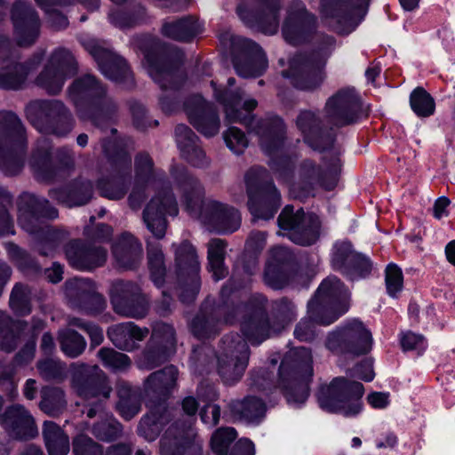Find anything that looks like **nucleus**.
<instances>
[{
    "instance_id": "42",
    "label": "nucleus",
    "mask_w": 455,
    "mask_h": 455,
    "mask_svg": "<svg viewBox=\"0 0 455 455\" xmlns=\"http://www.w3.org/2000/svg\"><path fill=\"white\" fill-rule=\"evenodd\" d=\"M73 452L75 455H100L101 446L85 435H77L73 441ZM131 447L127 444L111 446L105 455H130Z\"/></svg>"
},
{
    "instance_id": "59",
    "label": "nucleus",
    "mask_w": 455,
    "mask_h": 455,
    "mask_svg": "<svg viewBox=\"0 0 455 455\" xmlns=\"http://www.w3.org/2000/svg\"><path fill=\"white\" fill-rule=\"evenodd\" d=\"M264 280L268 286L275 290L283 288L289 283L287 273L279 265L275 264H267Z\"/></svg>"
},
{
    "instance_id": "20",
    "label": "nucleus",
    "mask_w": 455,
    "mask_h": 455,
    "mask_svg": "<svg viewBox=\"0 0 455 455\" xmlns=\"http://www.w3.org/2000/svg\"><path fill=\"white\" fill-rule=\"evenodd\" d=\"M12 20L18 44H32L39 36L40 20L30 4L25 0L15 2L12 10Z\"/></svg>"
},
{
    "instance_id": "6",
    "label": "nucleus",
    "mask_w": 455,
    "mask_h": 455,
    "mask_svg": "<svg viewBox=\"0 0 455 455\" xmlns=\"http://www.w3.org/2000/svg\"><path fill=\"white\" fill-rule=\"evenodd\" d=\"M335 47L332 36H326L325 44L312 52L309 56L298 54L289 64V68L283 72V76L289 78L292 85L302 91H313L318 88L323 79V68L326 60Z\"/></svg>"
},
{
    "instance_id": "9",
    "label": "nucleus",
    "mask_w": 455,
    "mask_h": 455,
    "mask_svg": "<svg viewBox=\"0 0 455 455\" xmlns=\"http://www.w3.org/2000/svg\"><path fill=\"white\" fill-rule=\"evenodd\" d=\"M72 371L71 387L76 394L84 400H97L87 411V417L93 418L101 412V403L109 397L112 388L97 365L73 363Z\"/></svg>"
},
{
    "instance_id": "28",
    "label": "nucleus",
    "mask_w": 455,
    "mask_h": 455,
    "mask_svg": "<svg viewBox=\"0 0 455 455\" xmlns=\"http://www.w3.org/2000/svg\"><path fill=\"white\" fill-rule=\"evenodd\" d=\"M1 424L10 436L16 439H27L38 433L35 419L22 405L9 407L1 418Z\"/></svg>"
},
{
    "instance_id": "18",
    "label": "nucleus",
    "mask_w": 455,
    "mask_h": 455,
    "mask_svg": "<svg viewBox=\"0 0 455 455\" xmlns=\"http://www.w3.org/2000/svg\"><path fill=\"white\" fill-rule=\"evenodd\" d=\"M331 264L333 268L341 272L351 280L369 275L372 264L365 256L352 250L349 243H337L332 251Z\"/></svg>"
},
{
    "instance_id": "45",
    "label": "nucleus",
    "mask_w": 455,
    "mask_h": 455,
    "mask_svg": "<svg viewBox=\"0 0 455 455\" xmlns=\"http://www.w3.org/2000/svg\"><path fill=\"white\" fill-rule=\"evenodd\" d=\"M226 246V243L221 239H212L208 243L209 270L215 281L223 279L228 274L224 265Z\"/></svg>"
},
{
    "instance_id": "48",
    "label": "nucleus",
    "mask_w": 455,
    "mask_h": 455,
    "mask_svg": "<svg viewBox=\"0 0 455 455\" xmlns=\"http://www.w3.org/2000/svg\"><path fill=\"white\" fill-rule=\"evenodd\" d=\"M232 410L241 418L253 422L263 416L265 405L260 399L250 396L243 401L235 402L232 405Z\"/></svg>"
},
{
    "instance_id": "47",
    "label": "nucleus",
    "mask_w": 455,
    "mask_h": 455,
    "mask_svg": "<svg viewBox=\"0 0 455 455\" xmlns=\"http://www.w3.org/2000/svg\"><path fill=\"white\" fill-rule=\"evenodd\" d=\"M64 392L58 387H44L42 390L41 410L49 416L59 415L66 406Z\"/></svg>"
},
{
    "instance_id": "3",
    "label": "nucleus",
    "mask_w": 455,
    "mask_h": 455,
    "mask_svg": "<svg viewBox=\"0 0 455 455\" xmlns=\"http://www.w3.org/2000/svg\"><path fill=\"white\" fill-rule=\"evenodd\" d=\"M179 188L188 212L199 219L210 230L226 234L239 228L241 216L238 211L215 200L204 201V190L197 180L184 174Z\"/></svg>"
},
{
    "instance_id": "16",
    "label": "nucleus",
    "mask_w": 455,
    "mask_h": 455,
    "mask_svg": "<svg viewBox=\"0 0 455 455\" xmlns=\"http://www.w3.org/2000/svg\"><path fill=\"white\" fill-rule=\"evenodd\" d=\"M370 0H323L322 18L326 24L339 33L350 32L355 27V19Z\"/></svg>"
},
{
    "instance_id": "64",
    "label": "nucleus",
    "mask_w": 455,
    "mask_h": 455,
    "mask_svg": "<svg viewBox=\"0 0 455 455\" xmlns=\"http://www.w3.org/2000/svg\"><path fill=\"white\" fill-rule=\"evenodd\" d=\"M69 326H76L84 331H85L92 340V345L99 346L103 340V332L102 330L92 323H86L79 318H70L68 320Z\"/></svg>"
},
{
    "instance_id": "49",
    "label": "nucleus",
    "mask_w": 455,
    "mask_h": 455,
    "mask_svg": "<svg viewBox=\"0 0 455 455\" xmlns=\"http://www.w3.org/2000/svg\"><path fill=\"white\" fill-rule=\"evenodd\" d=\"M412 111L419 117H427L434 114L435 103L433 97L423 88L418 87L410 96Z\"/></svg>"
},
{
    "instance_id": "57",
    "label": "nucleus",
    "mask_w": 455,
    "mask_h": 455,
    "mask_svg": "<svg viewBox=\"0 0 455 455\" xmlns=\"http://www.w3.org/2000/svg\"><path fill=\"white\" fill-rule=\"evenodd\" d=\"M236 432L233 427L218 429L212 437V449L218 455L227 453L230 443L235 439Z\"/></svg>"
},
{
    "instance_id": "12",
    "label": "nucleus",
    "mask_w": 455,
    "mask_h": 455,
    "mask_svg": "<svg viewBox=\"0 0 455 455\" xmlns=\"http://www.w3.org/2000/svg\"><path fill=\"white\" fill-rule=\"evenodd\" d=\"M278 226L279 235L300 245H310L318 236V218L306 214L301 208L295 212L292 206H285L278 217Z\"/></svg>"
},
{
    "instance_id": "36",
    "label": "nucleus",
    "mask_w": 455,
    "mask_h": 455,
    "mask_svg": "<svg viewBox=\"0 0 455 455\" xmlns=\"http://www.w3.org/2000/svg\"><path fill=\"white\" fill-rule=\"evenodd\" d=\"M68 291L72 294L76 292L77 295L83 297L92 306L84 307V311L91 315H96L103 311L106 307V300L104 297L96 291V284L84 278H74L67 283Z\"/></svg>"
},
{
    "instance_id": "30",
    "label": "nucleus",
    "mask_w": 455,
    "mask_h": 455,
    "mask_svg": "<svg viewBox=\"0 0 455 455\" xmlns=\"http://www.w3.org/2000/svg\"><path fill=\"white\" fill-rule=\"evenodd\" d=\"M149 76L163 89H177L183 81L182 72L162 59L154 58L150 53L145 55L144 63Z\"/></svg>"
},
{
    "instance_id": "25",
    "label": "nucleus",
    "mask_w": 455,
    "mask_h": 455,
    "mask_svg": "<svg viewBox=\"0 0 455 455\" xmlns=\"http://www.w3.org/2000/svg\"><path fill=\"white\" fill-rule=\"evenodd\" d=\"M172 247L174 251L175 272L179 277L191 280L193 288L189 299H194L199 290L200 262L196 250L188 241L172 243Z\"/></svg>"
},
{
    "instance_id": "37",
    "label": "nucleus",
    "mask_w": 455,
    "mask_h": 455,
    "mask_svg": "<svg viewBox=\"0 0 455 455\" xmlns=\"http://www.w3.org/2000/svg\"><path fill=\"white\" fill-rule=\"evenodd\" d=\"M69 97L78 107L79 101L97 102L105 95V89L92 76L76 79L69 88Z\"/></svg>"
},
{
    "instance_id": "14",
    "label": "nucleus",
    "mask_w": 455,
    "mask_h": 455,
    "mask_svg": "<svg viewBox=\"0 0 455 455\" xmlns=\"http://www.w3.org/2000/svg\"><path fill=\"white\" fill-rule=\"evenodd\" d=\"M76 69L75 58L68 50L55 49L37 76L36 84L49 93H58L65 81L76 73Z\"/></svg>"
},
{
    "instance_id": "29",
    "label": "nucleus",
    "mask_w": 455,
    "mask_h": 455,
    "mask_svg": "<svg viewBox=\"0 0 455 455\" xmlns=\"http://www.w3.org/2000/svg\"><path fill=\"white\" fill-rule=\"evenodd\" d=\"M194 430L189 427L174 435V430L169 429L161 439V455H202V442L192 441Z\"/></svg>"
},
{
    "instance_id": "41",
    "label": "nucleus",
    "mask_w": 455,
    "mask_h": 455,
    "mask_svg": "<svg viewBox=\"0 0 455 455\" xmlns=\"http://www.w3.org/2000/svg\"><path fill=\"white\" fill-rule=\"evenodd\" d=\"M178 371L172 365L165 367L163 371H156L145 381V392L165 395L175 386Z\"/></svg>"
},
{
    "instance_id": "22",
    "label": "nucleus",
    "mask_w": 455,
    "mask_h": 455,
    "mask_svg": "<svg viewBox=\"0 0 455 455\" xmlns=\"http://www.w3.org/2000/svg\"><path fill=\"white\" fill-rule=\"evenodd\" d=\"M69 264L78 270H92L101 267L107 260V251L95 243L74 240L65 248Z\"/></svg>"
},
{
    "instance_id": "60",
    "label": "nucleus",
    "mask_w": 455,
    "mask_h": 455,
    "mask_svg": "<svg viewBox=\"0 0 455 455\" xmlns=\"http://www.w3.org/2000/svg\"><path fill=\"white\" fill-rule=\"evenodd\" d=\"M223 136L228 148L236 155L242 154L248 146L247 138L238 128H228Z\"/></svg>"
},
{
    "instance_id": "21",
    "label": "nucleus",
    "mask_w": 455,
    "mask_h": 455,
    "mask_svg": "<svg viewBox=\"0 0 455 455\" xmlns=\"http://www.w3.org/2000/svg\"><path fill=\"white\" fill-rule=\"evenodd\" d=\"M315 26V16L306 11L300 1H294L287 11V16L283 22V38L289 44H299L307 38Z\"/></svg>"
},
{
    "instance_id": "43",
    "label": "nucleus",
    "mask_w": 455,
    "mask_h": 455,
    "mask_svg": "<svg viewBox=\"0 0 455 455\" xmlns=\"http://www.w3.org/2000/svg\"><path fill=\"white\" fill-rule=\"evenodd\" d=\"M243 43L254 54L252 60L244 63H235L236 73L243 77H255L260 76L267 67V60L262 49L255 43L243 39Z\"/></svg>"
},
{
    "instance_id": "31",
    "label": "nucleus",
    "mask_w": 455,
    "mask_h": 455,
    "mask_svg": "<svg viewBox=\"0 0 455 455\" xmlns=\"http://www.w3.org/2000/svg\"><path fill=\"white\" fill-rule=\"evenodd\" d=\"M0 131L4 136V147L0 149V158L11 156L10 150L23 148L26 142L25 131L15 114L0 113Z\"/></svg>"
},
{
    "instance_id": "63",
    "label": "nucleus",
    "mask_w": 455,
    "mask_h": 455,
    "mask_svg": "<svg viewBox=\"0 0 455 455\" xmlns=\"http://www.w3.org/2000/svg\"><path fill=\"white\" fill-rule=\"evenodd\" d=\"M400 341L403 349L405 351L416 350L419 354H421L427 347L424 337L411 331L402 333Z\"/></svg>"
},
{
    "instance_id": "26",
    "label": "nucleus",
    "mask_w": 455,
    "mask_h": 455,
    "mask_svg": "<svg viewBox=\"0 0 455 455\" xmlns=\"http://www.w3.org/2000/svg\"><path fill=\"white\" fill-rule=\"evenodd\" d=\"M190 124L203 135L214 136L220 130V120L212 106L202 97L195 96L186 104Z\"/></svg>"
},
{
    "instance_id": "52",
    "label": "nucleus",
    "mask_w": 455,
    "mask_h": 455,
    "mask_svg": "<svg viewBox=\"0 0 455 455\" xmlns=\"http://www.w3.org/2000/svg\"><path fill=\"white\" fill-rule=\"evenodd\" d=\"M31 291L23 284H16L11 293L10 307L18 315H27L31 312Z\"/></svg>"
},
{
    "instance_id": "55",
    "label": "nucleus",
    "mask_w": 455,
    "mask_h": 455,
    "mask_svg": "<svg viewBox=\"0 0 455 455\" xmlns=\"http://www.w3.org/2000/svg\"><path fill=\"white\" fill-rule=\"evenodd\" d=\"M119 402L117 409L121 416L130 419L140 411V405L128 385H122L118 389Z\"/></svg>"
},
{
    "instance_id": "44",
    "label": "nucleus",
    "mask_w": 455,
    "mask_h": 455,
    "mask_svg": "<svg viewBox=\"0 0 455 455\" xmlns=\"http://www.w3.org/2000/svg\"><path fill=\"white\" fill-rule=\"evenodd\" d=\"M92 186L90 181L74 184L68 190L61 189L52 193V196L68 207L80 206L89 202Z\"/></svg>"
},
{
    "instance_id": "24",
    "label": "nucleus",
    "mask_w": 455,
    "mask_h": 455,
    "mask_svg": "<svg viewBox=\"0 0 455 455\" xmlns=\"http://www.w3.org/2000/svg\"><path fill=\"white\" fill-rule=\"evenodd\" d=\"M281 1L266 0L257 12L239 6L237 13L246 26L259 30L266 35H273L276 33L279 27Z\"/></svg>"
},
{
    "instance_id": "56",
    "label": "nucleus",
    "mask_w": 455,
    "mask_h": 455,
    "mask_svg": "<svg viewBox=\"0 0 455 455\" xmlns=\"http://www.w3.org/2000/svg\"><path fill=\"white\" fill-rule=\"evenodd\" d=\"M98 188L103 196L112 200L123 198L127 191L126 185L120 177L99 180Z\"/></svg>"
},
{
    "instance_id": "10",
    "label": "nucleus",
    "mask_w": 455,
    "mask_h": 455,
    "mask_svg": "<svg viewBox=\"0 0 455 455\" xmlns=\"http://www.w3.org/2000/svg\"><path fill=\"white\" fill-rule=\"evenodd\" d=\"M26 112L31 124L41 132L64 136L73 128L72 116L60 101H35L28 106Z\"/></svg>"
},
{
    "instance_id": "51",
    "label": "nucleus",
    "mask_w": 455,
    "mask_h": 455,
    "mask_svg": "<svg viewBox=\"0 0 455 455\" xmlns=\"http://www.w3.org/2000/svg\"><path fill=\"white\" fill-rule=\"evenodd\" d=\"M61 350L69 357L80 355L86 347L84 339L77 332L70 330L61 331L59 334Z\"/></svg>"
},
{
    "instance_id": "38",
    "label": "nucleus",
    "mask_w": 455,
    "mask_h": 455,
    "mask_svg": "<svg viewBox=\"0 0 455 455\" xmlns=\"http://www.w3.org/2000/svg\"><path fill=\"white\" fill-rule=\"evenodd\" d=\"M283 327V324L278 323L275 325L274 323L273 329H271L267 319L251 317L243 322L242 331L248 341L258 345L272 335L278 333Z\"/></svg>"
},
{
    "instance_id": "8",
    "label": "nucleus",
    "mask_w": 455,
    "mask_h": 455,
    "mask_svg": "<svg viewBox=\"0 0 455 455\" xmlns=\"http://www.w3.org/2000/svg\"><path fill=\"white\" fill-rule=\"evenodd\" d=\"M248 207L254 219L269 220L280 206L281 196L268 180L267 172L261 167L250 169L245 175Z\"/></svg>"
},
{
    "instance_id": "33",
    "label": "nucleus",
    "mask_w": 455,
    "mask_h": 455,
    "mask_svg": "<svg viewBox=\"0 0 455 455\" xmlns=\"http://www.w3.org/2000/svg\"><path fill=\"white\" fill-rule=\"evenodd\" d=\"M113 255L119 267L132 269L142 259V245L131 234L124 233L113 246Z\"/></svg>"
},
{
    "instance_id": "23",
    "label": "nucleus",
    "mask_w": 455,
    "mask_h": 455,
    "mask_svg": "<svg viewBox=\"0 0 455 455\" xmlns=\"http://www.w3.org/2000/svg\"><path fill=\"white\" fill-rule=\"evenodd\" d=\"M153 339L161 342L162 346L156 349H148L142 353L137 363L140 369H153L174 353L176 340L172 326L166 323H157L153 331Z\"/></svg>"
},
{
    "instance_id": "34",
    "label": "nucleus",
    "mask_w": 455,
    "mask_h": 455,
    "mask_svg": "<svg viewBox=\"0 0 455 455\" xmlns=\"http://www.w3.org/2000/svg\"><path fill=\"white\" fill-rule=\"evenodd\" d=\"M297 126L301 131L305 141L315 149L323 150L326 148V142H332V140L323 132L319 118L311 111H303L299 114Z\"/></svg>"
},
{
    "instance_id": "40",
    "label": "nucleus",
    "mask_w": 455,
    "mask_h": 455,
    "mask_svg": "<svg viewBox=\"0 0 455 455\" xmlns=\"http://www.w3.org/2000/svg\"><path fill=\"white\" fill-rule=\"evenodd\" d=\"M43 435L49 455H67L69 452V438L54 422L44 423Z\"/></svg>"
},
{
    "instance_id": "17",
    "label": "nucleus",
    "mask_w": 455,
    "mask_h": 455,
    "mask_svg": "<svg viewBox=\"0 0 455 455\" xmlns=\"http://www.w3.org/2000/svg\"><path fill=\"white\" fill-rule=\"evenodd\" d=\"M176 216L178 206L173 195L164 191L153 197L143 212V220L148 229L156 237L165 235L167 223L165 215Z\"/></svg>"
},
{
    "instance_id": "5",
    "label": "nucleus",
    "mask_w": 455,
    "mask_h": 455,
    "mask_svg": "<svg viewBox=\"0 0 455 455\" xmlns=\"http://www.w3.org/2000/svg\"><path fill=\"white\" fill-rule=\"evenodd\" d=\"M313 375L312 355L304 347L290 350L279 368L278 388L287 402L299 405L308 397V382Z\"/></svg>"
},
{
    "instance_id": "53",
    "label": "nucleus",
    "mask_w": 455,
    "mask_h": 455,
    "mask_svg": "<svg viewBox=\"0 0 455 455\" xmlns=\"http://www.w3.org/2000/svg\"><path fill=\"white\" fill-rule=\"evenodd\" d=\"M148 258L151 278L156 286H160L165 275L164 256L162 249L157 244L148 243Z\"/></svg>"
},
{
    "instance_id": "27",
    "label": "nucleus",
    "mask_w": 455,
    "mask_h": 455,
    "mask_svg": "<svg viewBox=\"0 0 455 455\" xmlns=\"http://www.w3.org/2000/svg\"><path fill=\"white\" fill-rule=\"evenodd\" d=\"M84 47L97 61L100 70L107 78L121 81L128 77L129 68L123 58L95 40L88 41Z\"/></svg>"
},
{
    "instance_id": "19",
    "label": "nucleus",
    "mask_w": 455,
    "mask_h": 455,
    "mask_svg": "<svg viewBox=\"0 0 455 455\" xmlns=\"http://www.w3.org/2000/svg\"><path fill=\"white\" fill-rule=\"evenodd\" d=\"M360 108V100L355 91L343 89L327 100L326 118L337 126L349 124L357 120Z\"/></svg>"
},
{
    "instance_id": "11",
    "label": "nucleus",
    "mask_w": 455,
    "mask_h": 455,
    "mask_svg": "<svg viewBox=\"0 0 455 455\" xmlns=\"http://www.w3.org/2000/svg\"><path fill=\"white\" fill-rule=\"evenodd\" d=\"M326 347L344 355H363L371 349L372 336L361 321L353 319L329 334Z\"/></svg>"
},
{
    "instance_id": "1",
    "label": "nucleus",
    "mask_w": 455,
    "mask_h": 455,
    "mask_svg": "<svg viewBox=\"0 0 455 455\" xmlns=\"http://www.w3.org/2000/svg\"><path fill=\"white\" fill-rule=\"evenodd\" d=\"M216 100L223 105L226 112V119L230 123L239 122L249 126L259 140L262 150L268 156H275L277 159L271 158L270 167L279 178L285 180L286 175L291 171L290 161L281 154V143L284 132V125L279 117H271L266 120L254 121L251 116V111L257 107L254 99L243 100V92L239 89L235 92H218L215 84Z\"/></svg>"
},
{
    "instance_id": "7",
    "label": "nucleus",
    "mask_w": 455,
    "mask_h": 455,
    "mask_svg": "<svg viewBox=\"0 0 455 455\" xmlns=\"http://www.w3.org/2000/svg\"><path fill=\"white\" fill-rule=\"evenodd\" d=\"M363 393L364 388L360 382L338 377L320 388L318 403L328 412L354 417L362 411L361 399Z\"/></svg>"
},
{
    "instance_id": "50",
    "label": "nucleus",
    "mask_w": 455,
    "mask_h": 455,
    "mask_svg": "<svg viewBox=\"0 0 455 455\" xmlns=\"http://www.w3.org/2000/svg\"><path fill=\"white\" fill-rule=\"evenodd\" d=\"M92 434L99 440L110 442L121 435L122 427L112 415L105 414L100 420L93 424Z\"/></svg>"
},
{
    "instance_id": "61",
    "label": "nucleus",
    "mask_w": 455,
    "mask_h": 455,
    "mask_svg": "<svg viewBox=\"0 0 455 455\" xmlns=\"http://www.w3.org/2000/svg\"><path fill=\"white\" fill-rule=\"evenodd\" d=\"M386 287L389 296L395 297L402 291L403 277L401 268L395 264H389L386 268Z\"/></svg>"
},
{
    "instance_id": "4",
    "label": "nucleus",
    "mask_w": 455,
    "mask_h": 455,
    "mask_svg": "<svg viewBox=\"0 0 455 455\" xmlns=\"http://www.w3.org/2000/svg\"><path fill=\"white\" fill-rule=\"evenodd\" d=\"M58 212L48 201L32 194L20 198L18 221L28 233L36 235L41 243L40 252L50 255L67 237L68 233L45 225L43 219H55Z\"/></svg>"
},
{
    "instance_id": "35",
    "label": "nucleus",
    "mask_w": 455,
    "mask_h": 455,
    "mask_svg": "<svg viewBox=\"0 0 455 455\" xmlns=\"http://www.w3.org/2000/svg\"><path fill=\"white\" fill-rule=\"evenodd\" d=\"M175 136L182 156L191 164L201 167L207 164L205 154L197 144V137L188 126L178 125L175 129Z\"/></svg>"
},
{
    "instance_id": "58",
    "label": "nucleus",
    "mask_w": 455,
    "mask_h": 455,
    "mask_svg": "<svg viewBox=\"0 0 455 455\" xmlns=\"http://www.w3.org/2000/svg\"><path fill=\"white\" fill-rule=\"evenodd\" d=\"M51 146L47 140H42L38 142L35 150L30 164L33 170L39 173L46 170L50 165Z\"/></svg>"
},
{
    "instance_id": "62",
    "label": "nucleus",
    "mask_w": 455,
    "mask_h": 455,
    "mask_svg": "<svg viewBox=\"0 0 455 455\" xmlns=\"http://www.w3.org/2000/svg\"><path fill=\"white\" fill-rule=\"evenodd\" d=\"M191 330L198 339L209 338L217 331L216 323L212 318L197 316L192 321Z\"/></svg>"
},
{
    "instance_id": "46",
    "label": "nucleus",
    "mask_w": 455,
    "mask_h": 455,
    "mask_svg": "<svg viewBox=\"0 0 455 455\" xmlns=\"http://www.w3.org/2000/svg\"><path fill=\"white\" fill-rule=\"evenodd\" d=\"M24 323L14 322L4 313H0V348L10 352L16 347L17 333L23 330Z\"/></svg>"
},
{
    "instance_id": "32",
    "label": "nucleus",
    "mask_w": 455,
    "mask_h": 455,
    "mask_svg": "<svg viewBox=\"0 0 455 455\" xmlns=\"http://www.w3.org/2000/svg\"><path fill=\"white\" fill-rule=\"evenodd\" d=\"M148 328H140L132 322L112 325L108 330V336L112 343L122 350L132 351L148 335Z\"/></svg>"
},
{
    "instance_id": "54",
    "label": "nucleus",
    "mask_w": 455,
    "mask_h": 455,
    "mask_svg": "<svg viewBox=\"0 0 455 455\" xmlns=\"http://www.w3.org/2000/svg\"><path fill=\"white\" fill-rule=\"evenodd\" d=\"M98 356L106 368L115 371H124L131 365V360L128 355L112 348H100L98 352Z\"/></svg>"
},
{
    "instance_id": "2",
    "label": "nucleus",
    "mask_w": 455,
    "mask_h": 455,
    "mask_svg": "<svg viewBox=\"0 0 455 455\" xmlns=\"http://www.w3.org/2000/svg\"><path fill=\"white\" fill-rule=\"evenodd\" d=\"M350 294L343 283L335 276H329L322 282L315 297L308 302L309 319L301 320L294 334L301 341L315 337V323L330 325L349 308Z\"/></svg>"
},
{
    "instance_id": "39",
    "label": "nucleus",
    "mask_w": 455,
    "mask_h": 455,
    "mask_svg": "<svg viewBox=\"0 0 455 455\" xmlns=\"http://www.w3.org/2000/svg\"><path fill=\"white\" fill-rule=\"evenodd\" d=\"M200 32L199 23L192 17L165 21L162 27L164 36L178 41H189Z\"/></svg>"
},
{
    "instance_id": "13",
    "label": "nucleus",
    "mask_w": 455,
    "mask_h": 455,
    "mask_svg": "<svg viewBox=\"0 0 455 455\" xmlns=\"http://www.w3.org/2000/svg\"><path fill=\"white\" fill-rule=\"evenodd\" d=\"M109 296L113 308L118 315L140 319L148 312L149 299L136 283L116 280L111 285Z\"/></svg>"
},
{
    "instance_id": "15",
    "label": "nucleus",
    "mask_w": 455,
    "mask_h": 455,
    "mask_svg": "<svg viewBox=\"0 0 455 455\" xmlns=\"http://www.w3.org/2000/svg\"><path fill=\"white\" fill-rule=\"evenodd\" d=\"M222 351L218 355V371L226 384L238 381L248 364L249 347L239 336L226 337Z\"/></svg>"
}]
</instances>
